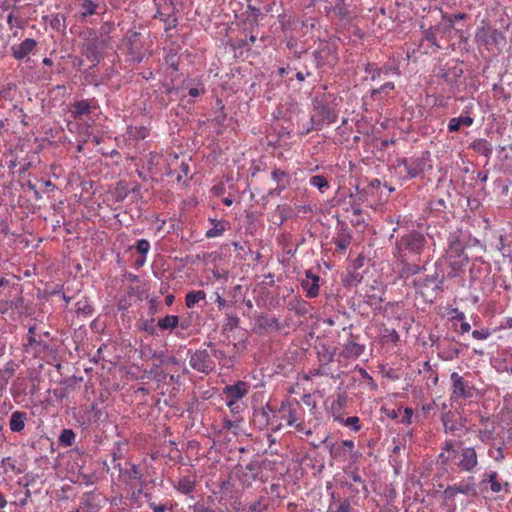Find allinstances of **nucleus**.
<instances>
[{
    "instance_id": "41",
    "label": "nucleus",
    "mask_w": 512,
    "mask_h": 512,
    "mask_svg": "<svg viewBox=\"0 0 512 512\" xmlns=\"http://www.w3.org/2000/svg\"><path fill=\"white\" fill-rule=\"evenodd\" d=\"M164 16L165 15L162 12H158L157 17H159L160 20L164 21L167 24V29L175 28L177 25V19L171 15H167L166 17Z\"/></svg>"
},
{
    "instance_id": "51",
    "label": "nucleus",
    "mask_w": 512,
    "mask_h": 512,
    "mask_svg": "<svg viewBox=\"0 0 512 512\" xmlns=\"http://www.w3.org/2000/svg\"><path fill=\"white\" fill-rule=\"evenodd\" d=\"M149 505L153 512H166L167 510L165 505H157L156 503H150Z\"/></svg>"
},
{
    "instance_id": "34",
    "label": "nucleus",
    "mask_w": 512,
    "mask_h": 512,
    "mask_svg": "<svg viewBox=\"0 0 512 512\" xmlns=\"http://www.w3.org/2000/svg\"><path fill=\"white\" fill-rule=\"evenodd\" d=\"M333 242L338 251L344 252L351 243V236L349 234L339 235L333 239Z\"/></svg>"
},
{
    "instance_id": "6",
    "label": "nucleus",
    "mask_w": 512,
    "mask_h": 512,
    "mask_svg": "<svg viewBox=\"0 0 512 512\" xmlns=\"http://www.w3.org/2000/svg\"><path fill=\"white\" fill-rule=\"evenodd\" d=\"M450 459L458 467L466 471H471L477 465V455L473 448H466L459 452L452 449L450 445Z\"/></svg>"
},
{
    "instance_id": "48",
    "label": "nucleus",
    "mask_w": 512,
    "mask_h": 512,
    "mask_svg": "<svg viewBox=\"0 0 512 512\" xmlns=\"http://www.w3.org/2000/svg\"><path fill=\"white\" fill-rule=\"evenodd\" d=\"M295 427V429L300 432V433H304L305 435L307 436H310L312 435V431L311 429H306L305 428V425L304 423L301 421H298L297 423H295V425H293Z\"/></svg>"
},
{
    "instance_id": "39",
    "label": "nucleus",
    "mask_w": 512,
    "mask_h": 512,
    "mask_svg": "<svg viewBox=\"0 0 512 512\" xmlns=\"http://www.w3.org/2000/svg\"><path fill=\"white\" fill-rule=\"evenodd\" d=\"M135 248L141 256H146L150 250V242L146 239H140L136 242Z\"/></svg>"
},
{
    "instance_id": "45",
    "label": "nucleus",
    "mask_w": 512,
    "mask_h": 512,
    "mask_svg": "<svg viewBox=\"0 0 512 512\" xmlns=\"http://www.w3.org/2000/svg\"><path fill=\"white\" fill-rule=\"evenodd\" d=\"M367 72L371 74V79L374 81L377 78L381 77L382 69H378L377 67H374V65H369L367 68Z\"/></svg>"
},
{
    "instance_id": "50",
    "label": "nucleus",
    "mask_w": 512,
    "mask_h": 512,
    "mask_svg": "<svg viewBox=\"0 0 512 512\" xmlns=\"http://www.w3.org/2000/svg\"><path fill=\"white\" fill-rule=\"evenodd\" d=\"M215 303L217 304V307L222 310L226 307L227 305V302L225 299H223L221 297V295H219L218 293H216V299H215Z\"/></svg>"
},
{
    "instance_id": "63",
    "label": "nucleus",
    "mask_w": 512,
    "mask_h": 512,
    "mask_svg": "<svg viewBox=\"0 0 512 512\" xmlns=\"http://www.w3.org/2000/svg\"><path fill=\"white\" fill-rule=\"evenodd\" d=\"M8 310V302L2 303L0 302V312L5 313Z\"/></svg>"
},
{
    "instance_id": "56",
    "label": "nucleus",
    "mask_w": 512,
    "mask_h": 512,
    "mask_svg": "<svg viewBox=\"0 0 512 512\" xmlns=\"http://www.w3.org/2000/svg\"><path fill=\"white\" fill-rule=\"evenodd\" d=\"M30 496H31L30 490L26 489L24 499L20 500V505L21 506L26 505V503H27L28 499L30 498Z\"/></svg>"
},
{
    "instance_id": "25",
    "label": "nucleus",
    "mask_w": 512,
    "mask_h": 512,
    "mask_svg": "<svg viewBox=\"0 0 512 512\" xmlns=\"http://www.w3.org/2000/svg\"><path fill=\"white\" fill-rule=\"evenodd\" d=\"M206 298V293L203 290L189 291L185 296V304L188 308L194 307L197 303Z\"/></svg>"
},
{
    "instance_id": "37",
    "label": "nucleus",
    "mask_w": 512,
    "mask_h": 512,
    "mask_svg": "<svg viewBox=\"0 0 512 512\" xmlns=\"http://www.w3.org/2000/svg\"><path fill=\"white\" fill-rule=\"evenodd\" d=\"M65 21H66L65 16L58 13V14L52 15L50 25L53 29H55L57 31H61L66 28Z\"/></svg>"
},
{
    "instance_id": "16",
    "label": "nucleus",
    "mask_w": 512,
    "mask_h": 512,
    "mask_svg": "<svg viewBox=\"0 0 512 512\" xmlns=\"http://www.w3.org/2000/svg\"><path fill=\"white\" fill-rule=\"evenodd\" d=\"M37 43L32 38H27L18 45L12 47V55L17 60L27 57L36 47Z\"/></svg>"
},
{
    "instance_id": "7",
    "label": "nucleus",
    "mask_w": 512,
    "mask_h": 512,
    "mask_svg": "<svg viewBox=\"0 0 512 512\" xmlns=\"http://www.w3.org/2000/svg\"><path fill=\"white\" fill-rule=\"evenodd\" d=\"M120 480L131 488L144 483L143 474L135 464H129V468L119 469Z\"/></svg>"
},
{
    "instance_id": "43",
    "label": "nucleus",
    "mask_w": 512,
    "mask_h": 512,
    "mask_svg": "<svg viewBox=\"0 0 512 512\" xmlns=\"http://www.w3.org/2000/svg\"><path fill=\"white\" fill-rule=\"evenodd\" d=\"M445 208H446L445 200L442 198L431 202V209L433 211L444 212Z\"/></svg>"
},
{
    "instance_id": "21",
    "label": "nucleus",
    "mask_w": 512,
    "mask_h": 512,
    "mask_svg": "<svg viewBox=\"0 0 512 512\" xmlns=\"http://www.w3.org/2000/svg\"><path fill=\"white\" fill-rule=\"evenodd\" d=\"M17 365L13 361L7 362L2 369H0V391L4 390L10 378L14 375Z\"/></svg>"
},
{
    "instance_id": "14",
    "label": "nucleus",
    "mask_w": 512,
    "mask_h": 512,
    "mask_svg": "<svg viewBox=\"0 0 512 512\" xmlns=\"http://www.w3.org/2000/svg\"><path fill=\"white\" fill-rule=\"evenodd\" d=\"M173 488L183 495L193 497L192 493L196 488V478L195 476H182L173 483Z\"/></svg>"
},
{
    "instance_id": "40",
    "label": "nucleus",
    "mask_w": 512,
    "mask_h": 512,
    "mask_svg": "<svg viewBox=\"0 0 512 512\" xmlns=\"http://www.w3.org/2000/svg\"><path fill=\"white\" fill-rule=\"evenodd\" d=\"M489 484H490V489L495 492V493H498L502 490V485L500 483V481L498 480V477H497V474L496 473H492L489 475Z\"/></svg>"
},
{
    "instance_id": "52",
    "label": "nucleus",
    "mask_w": 512,
    "mask_h": 512,
    "mask_svg": "<svg viewBox=\"0 0 512 512\" xmlns=\"http://www.w3.org/2000/svg\"><path fill=\"white\" fill-rule=\"evenodd\" d=\"M203 92H204V89H199V88H197V87H193V88H190V89H189L188 94H189L191 97L195 98V97H198V96H199L200 94H202Z\"/></svg>"
},
{
    "instance_id": "46",
    "label": "nucleus",
    "mask_w": 512,
    "mask_h": 512,
    "mask_svg": "<svg viewBox=\"0 0 512 512\" xmlns=\"http://www.w3.org/2000/svg\"><path fill=\"white\" fill-rule=\"evenodd\" d=\"M152 358L159 362V366L166 364L167 356L165 355L164 351H155L152 354Z\"/></svg>"
},
{
    "instance_id": "61",
    "label": "nucleus",
    "mask_w": 512,
    "mask_h": 512,
    "mask_svg": "<svg viewBox=\"0 0 512 512\" xmlns=\"http://www.w3.org/2000/svg\"><path fill=\"white\" fill-rule=\"evenodd\" d=\"M145 262H146V256L140 255V258L136 260V265L142 266V265H144Z\"/></svg>"
},
{
    "instance_id": "30",
    "label": "nucleus",
    "mask_w": 512,
    "mask_h": 512,
    "mask_svg": "<svg viewBox=\"0 0 512 512\" xmlns=\"http://www.w3.org/2000/svg\"><path fill=\"white\" fill-rule=\"evenodd\" d=\"M316 19L315 18H309L306 20H295L291 24L293 25V29L300 28L302 31V34L305 35L308 32H310L315 27Z\"/></svg>"
},
{
    "instance_id": "2",
    "label": "nucleus",
    "mask_w": 512,
    "mask_h": 512,
    "mask_svg": "<svg viewBox=\"0 0 512 512\" xmlns=\"http://www.w3.org/2000/svg\"><path fill=\"white\" fill-rule=\"evenodd\" d=\"M249 388V384L241 380L223 388L222 395L232 414H238L243 410L242 399L249 393Z\"/></svg>"
},
{
    "instance_id": "8",
    "label": "nucleus",
    "mask_w": 512,
    "mask_h": 512,
    "mask_svg": "<svg viewBox=\"0 0 512 512\" xmlns=\"http://www.w3.org/2000/svg\"><path fill=\"white\" fill-rule=\"evenodd\" d=\"M426 154L427 153H423L419 157H411L409 159L402 160V164L404 165L409 178H416L424 171L427 164Z\"/></svg>"
},
{
    "instance_id": "42",
    "label": "nucleus",
    "mask_w": 512,
    "mask_h": 512,
    "mask_svg": "<svg viewBox=\"0 0 512 512\" xmlns=\"http://www.w3.org/2000/svg\"><path fill=\"white\" fill-rule=\"evenodd\" d=\"M394 83L393 82H387L383 84L380 88L372 90V97H374L376 94L384 93L388 94L389 91H392L394 89Z\"/></svg>"
},
{
    "instance_id": "55",
    "label": "nucleus",
    "mask_w": 512,
    "mask_h": 512,
    "mask_svg": "<svg viewBox=\"0 0 512 512\" xmlns=\"http://www.w3.org/2000/svg\"><path fill=\"white\" fill-rule=\"evenodd\" d=\"M389 341L396 342L399 339V335L395 330H391L389 335L386 336Z\"/></svg>"
},
{
    "instance_id": "1",
    "label": "nucleus",
    "mask_w": 512,
    "mask_h": 512,
    "mask_svg": "<svg viewBox=\"0 0 512 512\" xmlns=\"http://www.w3.org/2000/svg\"><path fill=\"white\" fill-rule=\"evenodd\" d=\"M425 242V237L420 232L412 231L397 240L393 255L395 258H405L410 254H420Z\"/></svg>"
},
{
    "instance_id": "24",
    "label": "nucleus",
    "mask_w": 512,
    "mask_h": 512,
    "mask_svg": "<svg viewBox=\"0 0 512 512\" xmlns=\"http://www.w3.org/2000/svg\"><path fill=\"white\" fill-rule=\"evenodd\" d=\"M288 174L285 171L275 169L272 172V179L277 182L278 186L274 191L279 195L288 184Z\"/></svg>"
},
{
    "instance_id": "35",
    "label": "nucleus",
    "mask_w": 512,
    "mask_h": 512,
    "mask_svg": "<svg viewBox=\"0 0 512 512\" xmlns=\"http://www.w3.org/2000/svg\"><path fill=\"white\" fill-rule=\"evenodd\" d=\"M266 508L267 506L262 500H257L242 507L237 512H263L266 510Z\"/></svg>"
},
{
    "instance_id": "27",
    "label": "nucleus",
    "mask_w": 512,
    "mask_h": 512,
    "mask_svg": "<svg viewBox=\"0 0 512 512\" xmlns=\"http://www.w3.org/2000/svg\"><path fill=\"white\" fill-rule=\"evenodd\" d=\"M127 134L133 140H141L149 135V130L145 126H128Z\"/></svg>"
},
{
    "instance_id": "32",
    "label": "nucleus",
    "mask_w": 512,
    "mask_h": 512,
    "mask_svg": "<svg viewBox=\"0 0 512 512\" xmlns=\"http://www.w3.org/2000/svg\"><path fill=\"white\" fill-rule=\"evenodd\" d=\"M310 184L322 193L329 188V182L323 175L312 176L310 179Z\"/></svg>"
},
{
    "instance_id": "19",
    "label": "nucleus",
    "mask_w": 512,
    "mask_h": 512,
    "mask_svg": "<svg viewBox=\"0 0 512 512\" xmlns=\"http://www.w3.org/2000/svg\"><path fill=\"white\" fill-rule=\"evenodd\" d=\"M27 414L22 411H14L11 414L9 427L12 432H21L25 428Z\"/></svg>"
},
{
    "instance_id": "38",
    "label": "nucleus",
    "mask_w": 512,
    "mask_h": 512,
    "mask_svg": "<svg viewBox=\"0 0 512 512\" xmlns=\"http://www.w3.org/2000/svg\"><path fill=\"white\" fill-rule=\"evenodd\" d=\"M339 422L342 423L344 426L351 427L355 432L361 429L360 420L359 417L357 416H351L348 417L347 419L342 418V421Z\"/></svg>"
},
{
    "instance_id": "13",
    "label": "nucleus",
    "mask_w": 512,
    "mask_h": 512,
    "mask_svg": "<svg viewBox=\"0 0 512 512\" xmlns=\"http://www.w3.org/2000/svg\"><path fill=\"white\" fill-rule=\"evenodd\" d=\"M364 351V346L357 343L353 335L347 339L345 344L343 345V349L340 353L346 359H356L358 358Z\"/></svg>"
},
{
    "instance_id": "54",
    "label": "nucleus",
    "mask_w": 512,
    "mask_h": 512,
    "mask_svg": "<svg viewBox=\"0 0 512 512\" xmlns=\"http://www.w3.org/2000/svg\"><path fill=\"white\" fill-rule=\"evenodd\" d=\"M34 334H35V327H30L29 330H28V341H29L30 344L36 342Z\"/></svg>"
},
{
    "instance_id": "58",
    "label": "nucleus",
    "mask_w": 512,
    "mask_h": 512,
    "mask_svg": "<svg viewBox=\"0 0 512 512\" xmlns=\"http://www.w3.org/2000/svg\"><path fill=\"white\" fill-rule=\"evenodd\" d=\"M169 364L177 365L178 364L177 358L174 357V356H170V357L167 356L166 364L165 365H169Z\"/></svg>"
},
{
    "instance_id": "17",
    "label": "nucleus",
    "mask_w": 512,
    "mask_h": 512,
    "mask_svg": "<svg viewBox=\"0 0 512 512\" xmlns=\"http://www.w3.org/2000/svg\"><path fill=\"white\" fill-rule=\"evenodd\" d=\"M450 322H452L454 330L460 334L467 333L471 329L470 324L465 320L464 314L457 309H450Z\"/></svg>"
},
{
    "instance_id": "23",
    "label": "nucleus",
    "mask_w": 512,
    "mask_h": 512,
    "mask_svg": "<svg viewBox=\"0 0 512 512\" xmlns=\"http://www.w3.org/2000/svg\"><path fill=\"white\" fill-rule=\"evenodd\" d=\"M473 124V118L467 113H462L459 117L450 119V132L457 131L461 127H469Z\"/></svg>"
},
{
    "instance_id": "22",
    "label": "nucleus",
    "mask_w": 512,
    "mask_h": 512,
    "mask_svg": "<svg viewBox=\"0 0 512 512\" xmlns=\"http://www.w3.org/2000/svg\"><path fill=\"white\" fill-rule=\"evenodd\" d=\"M209 222L213 225L211 228H209L205 236L206 238H215L223 235V233L227 229V222L225 220H216L213 218L209 219Z\"/></svg>"
},
{
    "instance_id": "4",
    "label": "nucleus",
    "mask_w": 512,
    "mask_h": 512,
    "mask_svg": "<svg viewBox=\"0 0 512 512\" xmlns=\"http://www.w3.org/2000/svg\"><path fill=\"white\" fill-rule=\"evenodd\" d=\"M337 120L336 111L329 105H319L315 109V114L310 118L311 127L305 130L309 133L312 129H320L323 124H332Z\"/></svg>"
},
{
    "instance_id": "47",
    "label": "nucleus",
    "mask_w": 512,
    "mask_h": 512,
    "mask_svg": "<svg viewBox=\"0 0 512 512\" xmlns=\"http://www.w3.org/2000/svg\"><path fill=\"white\" fill-rule=\"evenodd\" d=\"M190 508L193 509V512H216L214 509L199 503L190 506Z\"/></svg>"
},
{
    "instance_id": "57",
    "label": "nucleus",
    "mask_w": 512,
    "mask_h": 512,
    "mask_svg": "<svg viewBox=\"0 0 512 512\" xmlns=\"http://www.w3.org/2000/svg\"><path fill=\"white\" fill-rule=\"evenodd\" d=\"M211 355H212L213 357H215V358H218V359H220V358H222V357H224V356H225V354H224V352H223V351H221V350H217V349H214V350L212 351V354H211Z\"/></svg>"
},
{
    "instance_id": "12",
    "label": "nucleus",
    "mask_w": 512,
    "mask_h": 512,
    "mask_svg": "<svg viewBox=\"0 0 512 512\" xmlns=\"http://www.w3.org/2000/svg\"><path fill=\"white\" fill-rule=\"evenodd\" d=\"M94 99L91 100H79L72 104L70 113L74 119H80L84 115H89L95 108Z\"/></svg>"
},
{
    "instance_id": "62",
    "label": "nucleus",
    "mask_w": 512,
    "mask_h": 512,
    "mask_svg": "<svg viewBox=\"0 0 512 512\" xmlns=\"http://www.w3.org/2000/svg\"><path fill=\"white\" fill-rule=\"evenodd\" d=\"M7 504V501L4 497V495L0 492V509L4 508Z\"/></svg>"
},
{
    "instance_id": "28",
    "label": "nucleus",
    "mask_w": 512,
    "mask_h": 512,
    "mask_svg": "<svg viewBox=\"0 0 512 512\" xmlns=\"http://www.w3.org/2000/svg\"><path fill=\"white\" fill-rule=\"evenodd\" d=\"M290 309L295 311L298 315H306L309 312V303L301 298H296L290 303Z\"/></svg>"
},
{
    "instance_id": "9",
    "label": "nucleus",
    "mask_w": 512,
    "mask_h": 512,
    "mask_svg": "<svg viewBox=\"0 0 512 512\" xmlns=\"http://www.w3.org/2000/svg\"><path fill=\"white\" fill-rule=\"evenodd\" d=\"M452 380L454 398H470L473 395V388L468 382H465L457 373L450 374Z\"/></svg>"
},
{
    "instance_id": "11",
    "label": "nucleus",
    "mask_w": 512,
    "mask_h": 512,
    "mask_svg": "<svg viewBox=\"0 0 512 512\" xmlns=\"http://www.w3.org/2000/svg\"><path fill=\"white\" fill-rule=\"evenodd\" d=\"M104 42L98 39H93L86 43L83 55L93 64H98L102 59V50Z\"/></svg>"
},
{
    "instance_id": "59",
    "label": "nucleus",
    "mask_w": 512,
    "mask_h": 512,
    "mask_svg": "<svg viewBox=\"0 0 512 512\" xmlns=\"http://www.w3.org/2000/svg\"><path fill=\"white\" fill-rule=\"evenodd\" d=\"M309 75H310V73H309V72H308V73H306V74H304L303 72H297V73H296V79H297L298 81H304V80H305V78H306V76H309Z\"/></svg>"
},
{
    "instance_id": "10",
    "label": "nucleus",
    "mask_w": 512,
    "mask_h": 512,
    "mask_svg": "<svg viewBox=\"0 0 512 512\" xmlns=\"http://www.w3.org/2000/svg\"><path fill=\"white\" fill-rule=\"evenodd\" d=\"M320 277L311 270L305 272V278L301 282L302 289L308 298H316L320 292Z\"/></svg>"
},
{
    "instance_id": "44",
    "label": "nucleus",
    "mask_w": 512,
    "mask_h": 512,
    "mask_svg": "<svg viewBox=\"0 0 512 512\" xmlns=\"http://www.w3.org/2000/svg\"><path fill=\"white\" fill-rule=\"evenodd\" d=\"M472 336L477 340H485L490 336V332L487 329L474 330Z\"/></svg>"
},
{
    "instance_id": "36",
    "label": "nucleus",
    "mask_w": 512,
    "mask_h": 512,
    "mask_svg": "<svg viewBox=\"0 0 512 512\" xmlns=\"http://www.w3.org/2000/svg\"><path fill=\"white\" fill-rule=\"evenodd\" d=\"M76 438V434L71 429H64L59 437V441L61 444H64L66 446L73 445Z\"/></svg>"
},
{
    "instance_id": "33",
    "label": "nucleus",
    "mask_w": 512,
    "mask_h": 512,
    "mask_svg": "<svg viewBox=\"0 0 512 512\" xmlns=\"http://www.w3.org/2000/svg\"><path fill=\"white\" fill-rule=\"evenodd\" d=\"M257 324L259 327L264 328V329L278 328V325H279L277 318H274V317L270 318L266 315L259 316L257 319Z\"/></svg>"
},
{
    "instance_id": "15",
    "label": "nucleus",
    "mask_w": 512,
    "mask_h": 512,
    "mask_svg": "<svg viewBox=\"0 0 512 512\" xmlns=\"http://www.w3.org/2000/svg\"><path fill=\"white\" fill-rule=\"evenodd\" d=\"M355 444L352 440H343L340 443L332 445L330 454L333 458L346 460L347 454L353 452Z\"/></svg>"
},
{
    "instance_id": "26",
    "label": "nucleus",
    "mask_w": 512,
    "mask_h": 512,
    "mask_svg": "<svg viewBox=\"0 0 512 512\" xmlns=\"http://www.w3.org/2000/svg\"><path fill=\"white\" fill-rule=\"evenodd\" d=\"M402 263V268L400 270V277L404 279H408L409 277L418 274L421 271V267L415 264H409L406 262L405 258H398Z\"/></svg>"
},
{
    "instance_id": "20",
    "label": "nucleus",
    "mask_w": 512,
    "mask_h": 512,
    "mask_svg": "<svg viewBox=\"0 0 512 512\" xmlns=\"http://www.w3.org/2000/svg\"><path fill=\"white\" fill-rule=\"evenodd\" d=\"M347 404L345 393H339L337 398L331 404V412L335 421H342V410Z\"/></svg>"
},
{
    "instance_id": "3",
    "label": "nucleus",
    "mask_w": 512,
    "mask_h": 512,
    "mask_svg": "<svg viewBox=\"0 0 512 512\" xmlns=\"http://www.w3.org/2000/svg\"><path fill=\"white\" fill-rule=\"evenodd\" d=\"M279 413L282 419H285L287 425H295L298 421L304 418V409L300 402L296 399H287L281 403Z\"/></svg>"
},
{
    "instance_id": "18",
    "label": "nucleus",
    "mask_w": 512,
    "mask_h": 512,
    "mask_svg": "<svg viewBox=\"0 0 512 512\" xmlns=\"http://www.w3.org/2000/svg\"><path fill=\"white\" fill-rule=\"evenodd\" d=\"M450 322H452L454 330L460 334L467 333L471 329L470 324L465 320L464 314L457 309H450Z\"/></svg>"
},
{
    "instance_id": "53",
    "label": "nucleus",
    "mask_w": 512,
    "mask_h": 512,
    "mask_svg": "<svg viewBox=\"0 0 512 512\" xmlns=\"http://www.w3.org/2000/svg\"><path fill=\"white\" fill-rule=\"evenodd\" d=\"M348 475L351 477V479L354 482L363 483V480H362L361 476L356 471L349 472Z\"/></svg>"
},
{
    "instance_id": "5",
    "label": "nucleus",
    "mask_w": 512,
    "mask_h": 512,
    "mask_svg": "<svg viewBox=\"0 0 512 512\" xmlns=\"http://www.w3.org/2000/svg\"><path fill=\"white\" fill-rule=\"evenodd\" d=\"M189 364L194 370L206 375L215 369V362L207 349L196 350L190 356Z\"/></svg>"
},
{
    "instance_id": "29",
    "label": "nucleus",
    "mask_w": 512,
    "mask_h": 512,
    "mask_svg": "<svg viewBox=\"0 0 512 512\" xmlns=\"http://www.w3.org/2000/svg\"><path fill=\"white\" fill-rule=\"evenodd\" d=\"M179 324V317L176 315H166L158 320V327L161 329H174Z\"/></svg>"
},
{
    "instance_id": "60",
    "label": "nucleus",
    "mask_w": 512,
    "mask_h": 512,
    "mask_svg": "<svg viewBox=\"0 0 512 512\" xmlns=\"http://www.w3.org/2000/svg\"><path fill=\"white\" fill-rule=\"evenodd\" d=\"M233 426H234V422H232L231 420H225L224 421L223 427L225 429L231 430L233 428Z\"/></svg>"
},
{
    "instance_id": "64",
    "label": "nucleus",
    "mask_w": 512,
    "mask_h": 512,
    "mask_svg": "<svg viewBox=\"0 0 512 512\" xmlns=\"http://www.w3.org/2000/svg\"><path fill=\"white\" fill-rule=\"evenodd\" d=\"M174 301V296L173 295H167L166 298H165V302L167 305H171Z\"/></svg>"
},
{
    "instance_id": "31",
    "label": "nucleus",
    "mask_w": 512,
    "mask_h": 512,
    "mask_svg": "<svg viewBox=\"0 0 512 512\" xmlns=\"http://www.w3.org/2000/svg\"><path fill=\"white\" fill-rule=\"evenodd\" d=\"M80 6H81V16L83 18H86V17L94 15L96 13L98 4L92 0H83Z\"/></svg>"
},
{
    "instance_id": "49",
    "label": "nucleus",
    "mask_w": 512,
    "mask_h": 512,
    "mask_svg": "<svg viewBox=\"0 0 512 512\" xmlns=\"http://www.w3.org/2000/svg\"><path fill=\"white\" fill-rule=\"evenodd\" d=\"M180 169H181V173H182V174H178V175H177V180H178V181H180V180H181V178H182V176H183V175H184V176H187V175H188V173H189V171H190L188 163H186V162H184V161H183V162H181V164H180Z\"/></svg>"
}]
</instances>
